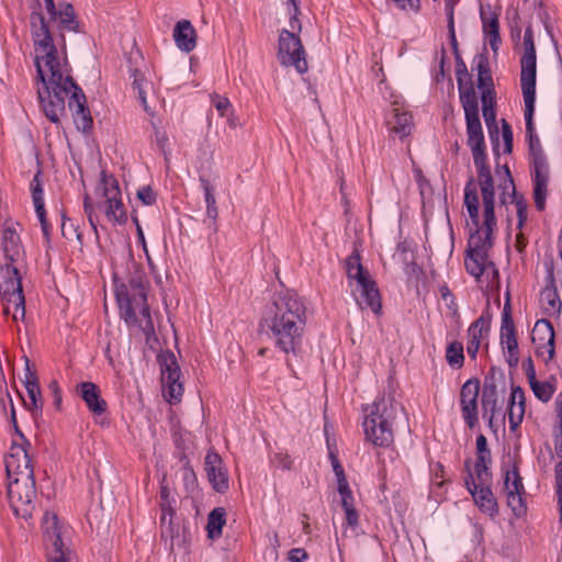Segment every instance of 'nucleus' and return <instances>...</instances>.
Instances as JSON below:
<instances>
[{"label": "nucleus", "instance_id": "nucleus-1", "mask_svg": "<svg viewBox=\"0 0 562 562\" xmlns=\"http://www.w3.org/2000/svg\"><path fill=\"white\" fill-rule=\"evenodd\" d=\"M464 110L468 145L472 150L473 162L477 172L483 203V222H480V201L473 178H470L464 187V205L473 229L468 239L464 257L465 270L472 277L479 279L488 263V252L493 247V233L496 228L495 216V187L491 173L483 128L479 114L477 97L467 93L460 100ZM490 265L493 266L492 262Z\"/></svg>", "mask_w": 562, "mask_h": 562}, {"label": "nucleus", "instance_id": "nucleus-2", "mask_svg": "<svg viewBox=\"0 0 562 562\" xmlns=\"http://www.w3.org/2000/svg\"><path fill=\"white\" fill-rule=\"evenodd\" d=\"M308 322L306 301L296 291H276L266 304L260 326L273 347L285 356L297 357L303 348Z\"/></svg>", "mask_w": 562, "mask_h": 562}, {"label": "nucleus", "instance_id": "nucleus-3", "mask_svg": "<svg viewBox=\"0 0 562 562\" xmlns=\"http://www.w3.org/2000/svg\"><path fill=\"white\" fill-rule=\"evenodd\" d=\"M149 281L144 270L135 268L124 282L115 283L119 315L127 328L140 330L146 341L155 337V326L148 304Z\"/></svg>", "mask_w": 562, "mask_h": 562}, {"label": "nucleus", "instance_id": "nucleus-4", "mask_svg": "<svg viewBox=\"0 0 562 562\" xmlns=\"http://www.w3.org/2000/svg\"><path fill=\"white\" fill-rule=\"evenodd\" d=\"M45 86L37 89L41 108L45 116L54 124H59L66 115V98L78 131L88 134L92 131L93 120L87 105L82 89L76 83L71 74L58 81V88Z\"/></svg>", "mask_w": 562, "mask_h": 562}, {"label": "nucleus", "instance_id": "nucleus-5", "mask_svg": "<svg viewBox=\"0 0 562 562\" xmlns=\"http://www.w3.org/2000/svg\"><path fill=\"white\" fill-rule=\"evenodd\" d=\"M31 35L36 52L34 64L36 67L35 81L42 83L41 88L48 86L58 88V81L71 74L67 60L60 61L57 47L54 43L48 24L42 12L33 11L30 14Z\"/></svg>", "mask_w": 562, "mask_h": 562}, {"label": "nucleus", "instance_id": "nucleus-6", "mask_svg": "<svg viewBox=\"0 0 562 562\" xmlns=\"http://www.w3.org/2000/svg\"><path fill=\"white\" fill-rule=\"evenodd\" d=\"M31 35L36 52L34 64L36 67L35 81L42 83L41 88L48 86L58 88V81L71 74L67 60L60 61L57 47L54 43L48 24L42 12L33 11L30 14Z\"/></svg>", "mask_w": 562, "mask_h": 562}, {"label": "nucleus", "instance_id": "nucleus-7", "mask_svg": "<svg viewBox=\"0 0 562 562\" xmlns=\"http://www.w3.org/2000/svg\"><path fill=\"white\" fill-rule=\"evenodd\" d=\"M535 108L536 105H525L524 116L526 125V142L528 145L530 161V172L533 183L535 206L538 211L541 212L546 209L550 170L547 156L543 151L540 138L536 132L533 121Z\"/></svg>", "mask_w": 562, "mask_h": 562}, {"label": "nucleus", "instance_id": "nucleus-8", "mask_svg": "<svg viewBox=\"0 0 562 562\" xmlns=\"http://www.w3.org/2000/svg\"><path fill=\"white\" fill-rule=\"evenodd\" d=\"M397 403L392 396L381 395L372 404L363 407L362 427L366 440L375 447L386 448L394 440L393 424Z\"/></svg>", "mask_w": 562, "mask_h": 562}, {"label": "nucleus", "instance_id": "nucleus-9", "mask_svg": "<svg viewBox=\"0 0 562 562\" xmlns=\"http://www.w3.org/2000/svg\"><path fill=\"white\" fill-rule=\"evenodd\" d=\"M15 262H7L1 267L0 294L4 302L3 312L8 314L11 304L14 305L13 321H23L25 317V297L22 286V278Z\"/></svg>", "mask_w": 562, "mask_h": 562}, {"label": "nucleus", "instance_id": "nucleus-10", "mask_svg": "<svg viewBox=\"0 0 562 562\" xmlns=\"http://www.w3.org/2000/svg\"><path fill=\"white\" fill-rule=\"evenodd\" d=\"M8 498L10 507L18 518L25 521L31 519L35 510V479H31V474L26 471L21 479L8 482Z\"/></svg>", "mask_w": 562, "mask_h": 562}, {"label": "nucleus", "instance_id": "nucleus-11", "mask_svg": "<svg viewBox=\"0 0 562 562\" xmlns=\"http://www.w3.org/2000/svg\"><path fill=\"white\" fill-rule=\"evenodd\" d=\"M524 54L520 58V87L525 105H536L537 56L531 26L524 34Z\"/></svg>", "mask_w": 562, "mask_h": 562}, {"label": "nucleus", "instance_id": "nucleus-12", "mask_svg": "<svg viewBox=\"0 0 562 562\" xmlns=\"http://www.w3.org/2000/svg\"><path fill=\"white\" fill-rule=\"evenodd\" d=\"M42 529L46 544L47 562H69L71 552L64 542L65 527L55 513L46 512L44 514Z\"/></svg>", "mask_w": 562, "mask_h": 562}, {"label": "nucleus", "instance_id": "nucleus-13", "mask_svg": "<svg viewBox=\"0 0 562 562\" xmlns=\"http://www.w3.org/2000/svg\"><path fill=\"white\" fill-rule=\"evenodd\" d=\"M98 189L102 191V198H104V214L106 218L113 224H125L127 222V213L116 178L103 170Z\"/></svg>", "mask_w": 562, "mask_h": 562}, {"label": "nucleus", "instance_id": "nucleus-14", "mask_svg": "<svg viewBox=\"0 0 562 562\" xmlns=\"http://www.w3.org/2000/svg\"><path fill=\"white\" fill-rule=\"evenodd\" d=\"M499 200L502 204L514 203L517 212V229L521 231L528 218V205L522 195H518L509 167L505 164L496 166Z\"/></svg>", "mask_w": 562, "mask_h": 562}, {"label": "nucleus", "instance_id": "nucleus-15", "mask_svg": "<svg viewBox=\"0 0 562 562\" xmlns=\"http://www.w3.org/2000/svg\"><path fill=\"white\" fill-rule=\"evenodd\" d=\"M278 58L281 65L293 66L300 74H305L308 69L301 38L285 29L279 35Z\"/></svg>", "mask_w": 562, "mask_h": 562}, {"label": "nucleus", "instance_id": "nucleus-16", "mask_svg": "<svg viewBox=\"0 0 562 562\" xmlns=\"http://www.w3.org/2000/svg\"><path fill=\"white\" fill-rule=\"evenodd\" d=\"M502 471L504 479L503 491L507 498V505L510 507L514 515L519 517L526 513V504L522 498L525 487L519 474L518 464L516 461H513L510 465L505 463Z\"/></svg>", "mask_w": 562, "mask_h": 562}, {"label": "nucleus", "instance_id": "nucleus-17", "mask_svg": "<svg viewBox=\"0 0 562 562\" xmlns=\"http://www.w3.org/2000/svg\"><path fill=\"white\" fill-rule=\"evenodd\" d=\"M158 362L161 371V381L167 389L165 396L169 403H177L181 400L183 386L180 383L181 371L175 353L166 350L158 355Z\"/></svg>", "mask_w": 562, "mask_h": 562}, {"label": "nucleus", "instance_id": "nucleus-18", "mask_svg": "<svg viewBox=\"0 0 562 562\" xmlns=\"http://www.w3.org/2000/svg\"><path fill=\"white\" fill-rule=\"evenodd\" d=\"M464 467L468 471V475L464 479L467 490L472 495L475 505L481 512L494 517L498 514L497 501L494 497L491 485L492 484H476L470 469V460H465Z\"/></svg>", "mask_w": 562, "mask_h": 562}, {"label": "nucleus", "instance_id": "nucleus-19", "mask_svg": "<svg viewBox=\"0 0 562 562\" xmlns=\"http://www.w3.org/2000/svg\"><path fill=\"white\" fill-rule=\"evenodd\" d=\"M546 268V286L540 293V303L542 311L548 316H559L562 310V302L558 292L555 273H554V260L552 257L544 259Z\"/></svg>", "mask_w": 562, "mask_h": 562}, {"label": "nucleus", "instance_id": "nucleus-20", "mask_svg": "<svg viewBox=\"0 0 562 562\" xmlns=\"http://www.w3.org/2000/svg\"><path fill=\"white\" fill-rule=\"evenodd\" d=\"M501 345L506 355V361L510 368H516L519 362L518 342L516 329L508 300L502 312Z\"/></svg>", "mask_w": 562, "mask_h": 562}, {"label": "nucleus", "instance_id": "nucleus-21", "mask_svg": "<svg viewBox=\"0 0 562 562\" xmlns=\"http://www.w3.org/2000/svg\"><path fill=\"white\" fill-rule=\"evenodd\" d=\"M554 328L550 321L546 318L538 319L531 331V340L536 348V353L546 362L554 356Z\"/></svg>", "mask_w": 562, "mask_h": 562}, {"label": "nucleus", "instance_id": "nucleus-22", "mask_svg": "<svg viewBox=\"0 0 562 562\" xmlns=\"http://www.w3.org/2000/svg\"><path fill=\"white\" fill-rule=\"evenodd\" d=\"M204 470L206 472L207 480L215 492L224 494L228 491L229 480L227 470L224 467L222 457L214 449H210L206 452Z\"/></svg>", "mask_w": 562, "mask_h": 562}, {"label": "nucleus", "instance_id": "nucleus-23", "mask_svg": "<svg viewBox=\"0 0 562 562\" xmlns=\"http://www.w3.org/2000/svg\"><path fill=\"white\" fill-rule=\"evenodd\" d=\"M480 392V381L477 379L468 380L460 391V405L464 423L473 428L477 422V397Z\"/></svg>", "mask_w": 562, "mask_h": 562}, {"label": "nucleus", "instance_id": "nucleus-24", "mask_svg": "<svg viewBox=\"0 0 562 562\" xmlns=\"http://www.w3.org/2000/svg\"><path fill=\"white\" fill-rule=\"evenodd\" d=\"M8 482L21 479L27 471L31 479H34V470L31 458L23 446H12L11 452L4 459Z\"/></svg>", "mask_w": 562, "mask_h": 562}, {"label": "nucleus", "instance_id": "nucleus-25", "mask_svg": "<svg viewBox=\"0 0 562 562\" xmlns=\"http://www.w3.org/2000/svg\"><path fill=\"white\" fill-rule=\"evenodd\" d=\"M76 389L90 413L101 416L108 411V403L102 397L101 390L95 383L80 382Z\"/></svg>", "mask_w": 562, "mask_h": 562}, {"label": "nucleus", "instance_id": "nucleus-26", "mask_svg": "<svg viewBox=\"0 0 562 562\" xmlns=\"http://www.w3.org/2000/svg\"><path fill=\"white\" fill-rule=\"evenodd\" d=\"M357 288L360 292L359 296H356L359 307L361 310L370 308L375 315H380L382 303L375 281L369 277L363 282H358Z\"/></svg>", "mask_w": 562, "mask_h": 562}, {"label": "nucleus", "instance_id": "nucleus-27", "mask_svg": "<svg viewBox=\"0 0 562 562\" xmlns=\"http://www.w3.org/2000/svg\"><path fill=\"white\" fill-rule=\"evenodd\" d=\"M526 397L520 386H513L508 401V427L512 432H516L525 416Z\"/></svg>", "mask_w": 562, "mask_h": 562}, {"label": "nucleus", "instance_id": "nucleus-28", "mask_svg": "<svg viewBox=\"0 0 562 562\" xmlns=\"http://www.w3.org/2000/svg\"><path fill=\"white\" fill-rule=\"evenodd\" d=\"M480 16L482 20V30L485 41L488 42L494 54H497L502 43L498 14L488 7L487 10L481 8Z\"/></svg>", "mask_w": 562, "mask_h": 562}, {"label": "nucleus", "instance_id": "nucleus-29", "mask_svg": "<svg viewBox=\"0 0 562 562\" xmlns=\"http://www.w3.org/2000/svg\"><path fill=\"white\" fill-rule=\"evenodd\" d=\"M24 376L25 379L23 383L30 400L29 402L23 401L24 406L35 414L41 413L43 408V398L41 394L40 382L36 372L31 370L27 359L25 364Z\"/></svg>", "mask_w": 562, "mask_h": 562}, {"label": "nucleus", "instance_id": "nucleus-30", "mask_svg": "<svg viewBox=\"0 0 562 562\" xmlns=\"http://www.w3.org/2000/svg\"><path fill=\"white\" fill-rule=\"evenodd\" d=\"M1 245L8 262H20L24 258V249L20 235L13 226H5L1 232Z\"/></svg>", "mask_w": 562, "mask_h": 562}, {"label": "nucleus", "instance_id": "nucleus-31", "mask_svg": "<svg viewBox=\"0 0 562 562\" xmlns=\"http://www.w3.org/2000/svg\"><path fill=\"white\" fill-rule=\"evenodd\" d=\"M173 40L177 47L184 53H190L195 48L196 32L189 20L177 22L173 29Z\"/></svg>", "mask_w": 562, "mask_h": 562}, {"label": "nucleus", "instance_id": "nucleus-32", "mask_svg": "<svg viewBox=\"0 0 562 562\" xmlns=\"http://www.w3.org/2000/svg\"><path fill=\"white\" fill-rule=\"evenodd\" d=\"M490 323L483 316L475 319L468 328L467 352L472 360L476 359L482 338L487 335Z\"/></svg>", "mask_w": 562, "mask_h": 562}, {"label": "nucleus", "instance_id": "nucleus-33", "mask_svg": "<svg viewBox=\"0 0 562 562\" xmlns=\"http://www.w3.org/2000/svg\"><path fill=\"white\" fill-rule=\"evenodd\" d=\"M389 131L391 134L398 136L401 139L408 136L413 130V116L411 113L400 111L395 108L393 110L392 120L387 121Z\"/></svg>", "mask_w": 562, "mask_h": 562}, {"label": "nucleus", "instance_id": "nucleus-34", "mask_svg": "<svg viewBox=\"0 0 562 562\" xmlns=\"http://www.w3.org/2000/svg\"><path fill=\"white\" fill-rule=\"evenodd\" d=\"M473 66L477 71V88L481 90L494 89V81L487 54H476L473 58Z\"/></svg>", "mask_w": 562, "mask_h": 562}, {"label": "nucleus", "instance_id": "nucleus-35", "mask_svg": "<svg viewBox=\"0 0 562 562\" xmlns=\"http://www.w3.org/2000/svg\"><path fill=\"white\" fill-rule=\"evenodd\" d=\"M199 182L206 204V217L215 225L218 216V207L215 199V186L205 175L199 176Z\"/></svg>", "mask_w": 562, "mask_h": 562}, {"label": "nucleus", "instance_id": "nucleus-36", "mask_svg": "<svg viewBox=\"0 0 562 562\" xmlns=\"http://www.w3.org/2000/svg\"><path fill=\"white\" fill-rule=\"evenodd\" d=\"M454 59H456V77H457L460 100L467 93L472 92L473 95H476L474 86L471 81V76L468 71L467 65H465L464 60L462 59L461 55L460 54L454 55Z\"/></svg>", "mask_w": 562, "mask_h": 562}, {"label": "nucleus", "instance_id": "nucleus-37", "mask_svg": "<svg viewBox=\"0 0 562 562\" xmlns=\"http://www.w3.org/2000/svg\"><path fill=\"white\" fill-rule=\"evenodd\" d=\"M346 272L349 281L363 282L370 277L361 263V256L358 249H355L346 259Z\"/></svg>", "mask_w": 562, "mask_h": 562}, {"label": "nucleus", "instance_id": "nucleus-38", "mask_svg": "<svg viewBox=\"0 0 562 562\" xmlns=\"http://www.w3.org/2000/svg\"><path fill=\"white\" fill-rule=\"evenodd\" d=\"M131 77L133 78V81H132L133 91L136 93L137 99L139 100L143 109L145 111H148L147 93L153 88L151 82L149 80H147L144 72H142L138 69H133Z\"/></svg>", "mask_w": 562, "mask_h": 562}, {"label": "nucleus", "instance_id": "nucleus-39", "mask_svg": "<svg viewBox=\"0 0 562 562\" xmlns=\"http://www.w3.org/2000/svg\"><path fill=\"white\" fill-rule=\"evenodd\" d=\"M226 524V512L223 507H216L211 510L207 517L206 530L207 537L212 540L222 536L223 527Z\"/></svg>", "mask_w": 562, "mask_h": 562}, {"label": "nucleus", "instance_id": "nucleus-40", "mask_svg": "<svg viewBox=\"0 0 562 562\" xmlns=\"http://www.w3.org/2000/svg\"><path fill=\"white\" fill-rule=\"evenodd\" d=\"M492 457H476L474 472H472L476 484H492L493 475L491 471Z\"/></svg>", "mask_w": 562, "mask_h": 562}, {"label": "nucleus", "instance_id": "nucleus-41", "mask_svg": "<svg viewBox=\"0 0 562 562\" xmlns=\"http://www.w3.org/2000/svg\"><path fill=\"white\" fill-rule=\"evenodd\" d=\"M446 360L453 369H460L464 364V348L460 341H452L446 348Z\"/></svg>", "mask_w": 562, "mask_h": 562}, {"label": "nucleus", "instance_id": "nucleus-42", "mask_svg": "<svg viewBox=\"0 0 562 562\" xmlns=\"http://www.w3.org/2000/svg\"><path fill=\"white\" fill-rule=\"evenodd\" d=\"M529 385L535 396L543 403L549 402L555 392V385L549 381H539L535 379L529 382Z\"/></svg>", "mask_w": 562, "mask_h": 562}, {"label": "nucleus", "instance_id": "nucleus-43", "mask_svg": "<svg viewBox=\"0 0 562 562\" xmlns=\"http://www.w3.org/2000/svg\"><path fill=\"white\" fill-rule=\"evenodd\" d=\"M57 16L59 18L60 27L67 31H78V21L76 20L74 7L70 3H66L61 7V9L57 12Z\"/></svg>", "mask_w": 562, "mask_h": 562}, {"label": "nucleus", "instance_id": "nucleus-44", "mask_svg": "<svg viewBox=\"0 0 562 562\" xmlns=\"http://www.w3.org/2000/svg\"><path fill=\"white\" fill-rule=\"evenodd\" d=\"M155 133H154V143L158 147V149L164 155L166 164H169V156L171 154L169 148V138L166 134V132L160 131L156 126H154Z\"/></svg>", "mask_w": 562, "mask_h": 562}, {"label": "nucleus", "instance_id": "nucleus-45", "mask_svg": "<svg viewBox=\"0 0 562 562\" xmlns=\"http://www.w3.org/2000/svg\"><path fill=\"white\" fill-rule=\"evenodd\" d=\"M33 204L44 203V190L41 180V171H37L31 181Z\"/></svg>", "mask_w": 562, "mask_h": 562}, {"label": "nucleus", "instance_id": "nucleus-46", "mask_svg": "<svg viewBox=\"0 0 562 562\" xmlns=\"http://www.w3.org/2000/svg\"><path fill=\"white\" fill-rule=\"evenodd\" d=\"M439 292L441 295V299L447 303L448 308L452 312V317L459 318V312H458V305L456 303L454 296L449 290L447 285H440Z\"/></svg>", "mask_w": 562, "mask_h": 562}, {"label": "nucleus", "instance_id": "nucleus-47", "mask_svg": "<svg viewBox=\"0 0 562 562\" xmlns=\"http://www.w3.org/2000/svg\"><path fill=\"white\" fill-rule=\"evenodd\" d=\"M484 121L487 125L491 137L493 134H498V128L496 126V110L495 108L483 106L482 109Z\"/></svg>", "mask_w": 562, "mask_h": 562}, {"label": "nucleus", "instance_id": "nucleus-48", "mask_svg": "<svg viewBox=\"0 0 562 562\" xmlns=\"http://www.w3.org/2000/svg\"><path fill=\"white\" fill-rule=\"evenodd\" d=\"M403 12L417 14L420 11V0H391Z\"/></svg>", "mask_w": 562, "mask_h": 562}, {"label": "nucleus", "instance_id": "nucleus-49", "mask_svg": "<svg viewBox=\"0 0 562 562\" xmlns=\"http://www.w3.org/2000/svg\"><path fill=\"white\" fill-rule=\"evenodd\" d=\"M496 385L494 383H487L485 381L483 386V393H482V403L486 407L487 405L492 404V406H495L496 404ZM494 407H492L493 409Z\"/></svg>", "mask_w": 562, "mask_h": 562}, {"label": "nucleus", "instance_id": "nucleus-50", "mask_svg": "<svg viewBox=\"0 0 562 562\" xmlns=\"http://www.w3.org/2000/svg\"><path fill=\"white\" fill-rule=\"evenodd\" d=\"M338 493L341 496V507L342 509L355 507V498L352 492L350 490L349 484L337 486Z\"/></svg>", "mask_w": 562, "mask_h": 562}, {"label": "nucleus", "instance_id": "nucleus-51", "mask_svg": "<svg viewBox=\"0 0 562 562\" xmlns=\"http://www.w3.org/2000/svg\"><path fill=\"white\" fill-rule=\"evenodd\" d=\"M502 136L504 139V153L512 154L513 151V130L509 123L503 120Z\"/></svg>", "mask_w": 562, "mask_h": 562}, {"label": "nucleus", "instance_id": "nucleus-52", "mask_svg": "<svg viewBox=\"0 0 562 562\" xmlns=\"http://www.w3.org/2000/svg\"><path fill=\"white\" fill-rule=\"evenodd\" d=\"M83 210H85V213L87 214L88 221H89L93 232L95 233V235H98V228H97V223H95V218H94V204L92 203L91 198L88 194H86L83 198Z\"/></svg>", "mask_w": 562, "mask_h": 562}, {"label": "nucleus", "instance_id": "nucleus-53", "mask_svg": "<svg viewBox=\"0 0 562 562\" xmlns=\"http://www.w3.org/2000/svg\"><path fill=\"white\" fill-rule=\"evenodd\" d=\"M137 198L145 204V205H153L156 202V194L153 191L151 187L145 186L142 187L137 191Z\"/></svg>", "mask_w": 562, "mask_h": 562}, {"label": "nucleus", "instance_id": "nucleus-54", "mask_svg": "<svg viewBox=\"0 0 562 562\" xmlns=\"http://www.w3.org/2000/svg\"><path fill=\"white\" fill-rule=\"evenodd\" d=\"M481 101L483 106L495 108L496 106V92L495 89L482 90Z\"/></svg>", "mask_w": 562, "mask_h": 562}, {"label": "nucleus", "instance_id": "nucleus-55", "mask_svg": "<svg viewBox=\"0 0 562 562\" xmlns=\"http://www.w3.org/2000/svg\"><path fill=\"white\" fill-rule=\"evenodd\" d=\"M479 456L492 457L491 450L487 447V439L482 434L476 437V457Z\"/></svg>", "mask_w": 562, "mask_h": 562}, {"label": "nucleus", "instance_id": "nucleus-56", "mask_svg": "<svg viewBox=\"0 0 562 562\" xmlns=\"http://www.w3.org/2000/svg\"><path fill=\"white\" fill-rule=\"evenodd\" d=\"M300 13H301L300 8H294V9L289 10V14H290L289 24L291 27L290 32H293V33L301 32L302 25L299 20Z\"/></svg>", "mask_w": 562, "mask_h": 562}, {"label": "nucleus", "instance_id": "nucleus-57", "mask_svg": "<svg viewBox=\"0 0 562 562\" xmlns=\"http://www.w3.org/2000/svg\"><path fill=\"white\" fill-rule=\"evenodd\" d=\"M308 554L303 548H293L288 552V560L290 562H303L307 560Z\"/></svg>", "mask_w": 562, "mask_h": 562}, {"label": "nucleus", "instance_id": "nucleus-58", "mask_svg": "<svg viewBox=\"0 0 562 562\" xmlns=\"http://www.w3.org/2000/svg\"><path fill=\"white\" fill-rule=\"evenodd\" d=\"M346 515V522L351 528H357L359 525V514L356 507L347 508L344 510Z\"/></svg>", "mask_w": 562, "mask_h": 562}, {"label": "nucleus", "instance_id": "nucleus-59", "mask_svg": "<svg viewBox=\"0 0 562 562\" xmlns=\"http://www.w3.org/2000/svg\"><path fill=\"white\" fill-rule=\"evenodd\" d=\"M522 369L527 375L528 382H531L532 380L537 379L533 361L530 357L522 361Z\"/></svg>", "mask_w": 562, "mask_h": 562}, {"label": "nucleus", "instance_id": "nucleus-60", "mask_svg": "<svg viewBox=\"0 0 562 562\" xmlns=\"http://www.w3.org/2000/svg\"><path fill=\"white\" fill-rule=\"evenodd\" d=\"M214 106L218 111L221 116H225L227 110L231 106V102L227 98L216 97V99L214 100Z\"/></svg>", "mask_w": 562, "mask_h": 562}, {"label": "nucleus", "instance_id": "nucleus-61", "mask_svg": "<svg viewBox=\"0 0 562 562\" xmlns=\"http://www.w3.org/2000/svg\"><path fill=\"white\" fill-rule=\"evenodd\" d=\"M333 470H334V473H335V475L337 477V485L338 486H342V485L349 484L347 479H346L345 470H344L341 463L333 464Z\"/></svg>", "mask_w": 562, "mask_h": 562}, {"label": "nucleus", "instance_id": "nucleus-62", "mask_svg": "<svg viewBox=\"0 0 562 562\" xmlns=\"http://www.w3.org/2000/svg\"><path fill=\"white\" fill-rule=\"evenodd\" d=\"M561 461L555 465V483H557V495L562 497V458Z\"/></svg>", "mask_w": 562, "mask_h": 562}, {"label": "nucleus", "instance_id": "nucleus-63", "mask_svg": "<svg viewBox=\"0 0 562 562\" xmlns=\"http://www.w3.org/2000/svg\"><path fill=\"white\" fill-rule=\"evenodd\" d=\"M528 245V238L525 236V234L520 231L516 235L515 240V248L519 254H522Z\"/></svg>", "mask_w": 562, "mask_h": 562}, {"label": "nucleus", "instance_id": "nucleus-64", "mask_svg": "<svg viewBox=\"0 0 562 562\" xmlns=\"http://www.w3.org/2000/svg\"><path fill=\"white\" fill-rule=\"evenodd\" d=\"M554 449L559 458H562V430H554Z\"/></svg>", "mask_w": 562, "mask_h": 562}]
</instances>
